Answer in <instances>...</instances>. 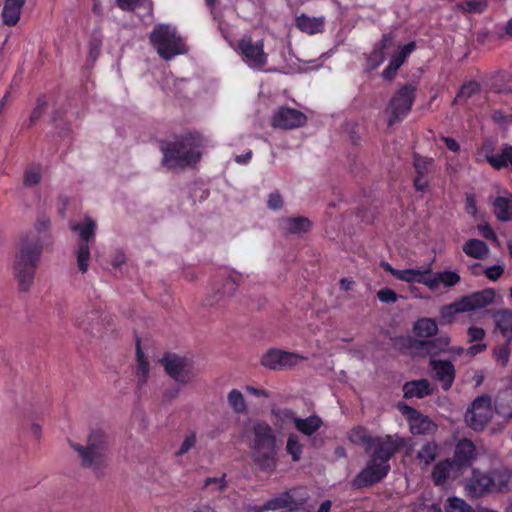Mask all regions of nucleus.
Masks as SVG:
<instances>
[{"label": "nucleus", "instance_id": "nucleus-47", "mask_svg": "<svg viewBox=\"0 0 512 512\" xmlns=\"http://www.w3.org/2000/svg\"><path fill=\"white\" fill-rule=\"evenodd\" d=\"M472 507L463 499L458 497H450L445 505L446 512H472Z\"/></svg>", "mask_w": 512, "mask_h": 512}, {"label": "nucleus", "instance_id": "nucleus-26", "mask_svg": "<svg viewBox=\"0 0 512 512\" xmlns=\"http://www.w3.org/2000/svg\"><path fill=\"white\" fill-rule=\"evenodd\" d=\"M255 465L263 472L271 474L276 470L277 458L276 451L273 450H256L252 453Z\"/></svg>", "mask_w": 512, "mask_h": 512}, {"label": "nucleus", "instance_id": "nucleus-21", "mask_svg": "<svg viewBox=\"0 0 512 512\" xmlns=\"http://www.w3.org/2000/svg\"><path fill=\"white\" fill-rule=\"evenodd\" d=\"M430 274H432V270L428 266L426 268L404 269L400 271H395L394 277L398 280L407 283H419L427 287H432L434 285V282L429 281Z\"/></svg>", "mask_w": 512, "mask_h": 512}, {"label": "nucleus", "instance_id": "nucleus-35", "mask_svg": "<svg viewBox=\"0 0 512 512\" xmlns=\"http://www.w3.org/2000/svg\"><path fill=\"white\" fill-rule=\"evenodd\" d=\"M413 332L418 337L429 338L437 334L438 325L434 319L423 317L414 323Z\"/></svg>", "mask_w": 512, "mask_h": 512}, {"label": "nucleus", "instance_id": "nucleus-8", "mask_svg": "<svg viewBox=\"0 0 512 512\" xmlns=\"http://www.w3.org/2000/svg\"><path fill=\"white\" fill-rule=\"evenodd\" d=\"M415 98L416 86L413 84H405L394 93L388 105L390 111L388 118L389 127L401 122L408 115L415 102Z\"/></svg>", "mask_w": 512, "mask_h": 512}, {"label": "nucleus", "instance_id": "nucleus-54", "mask_svg": "<svg viewBox=\"0 0 512 512\" xmlns=\"http://www.w3.org/2000/svg\"><path fill=\"white\" fill-rule=\"evenodd\" d=\"M467 334H468L470 343L481 342L486 336L485 330L481 327H476V326L469 327Z\"/></svg>", "mask_w": 512, "mask_h": 512}, {"label": "nucleus", "instance_id": "nucleus-64", "mask_svg": "<svg viewBox=\"0 0 512 512\" xmlns=\"http://www.w3.org/2000/svg\"><path fill=\"white\" fill-rule=\"evenodd\" d=\"M465 210L470 215H475L477 213V205H476V199L474 195L468 194L466 195L465 199Z\"/></svg>", "mask_w": 512, "mask_h": 512}, {"label": "nucleus", "instance_id": "nucleus-40", "mask_svg": "<svg viewBox=\"0 0 512 512\" xmlns=\"http://www.w3.org/2000/svg\"><path fill=\"white\" fill-rule=\"evenodd\" d=\"M375 436H372L368 433L367 429L363 426H356L351 430L350 439L352 442L362 444L364 446L365 451L368 446H370L371 442L374 440Z\"/></svg>", "mask_w": 512, "mask_h": 512}, {"label": "nucleus", "instance_id": "nucleus-37", "mask_svg": "<svg viewBox=\"0 0 512 512\" xmlns=\"http://www.w3.org/2000/svg\"><path fill=\"white\" fill-rule=\"evenodd\" d=\"M228 404L235 413L241 414L247 411V405L243 394L238 389H232L227 397Z\"/></svg>", "mask_w": 512, "mask_h": 512}, {"label": "nucleus", "instance_id": "nucleus-63", "mask_svg": "<svg viewBox=\"0 0 512 512\" xmlns=\"http://www.w3.org/2000/svg\"><path fill=\"white\" fill-rule=\"evenodd\" d=\"M478 231L485 239L497 241V236L490 225H478Z\"/></svg>", "mask_w": 512, "mask_h": 512}, {"label": "nucleus", "instance_id": "nucleus-24", "mask_svg": "<svg viewBox=\"0 0 512 512\" xmlns=\"http://www.w3.org/2000/svg\"><path fill=\"white\" fill-rule=\"evenodd\" d=\"M25 3L26 0H4L1 12L3 24L9 27L15 26L20 20Z\"/></svg>", "mask_w": 512, "mask_h": 512}, {"label": "nucleus", "instance_id": "nucleus-38", "mask_svg": "<svg viewBox=\"0 0 512 512\" xmlns=\"http://www.w3.org/2000/svg\"><path fill=\"white\" fill-rule=\"evenodd\" d=\"M130 12L136 14L140 20L152 14V0H130Z\"/></svg>", "mask_w": 512, "mask_h": 512}, {"label": "nucleus", "instance_id": "nucleus-3", "mask_svg": "<svg viewBox=\"0 0 512 512\" xmlns=\"http://www.w3.org/2000/svg\"><path fill=\"white\" fill-rule=\"evenodd\" d=\"M71 448L78 454L83 468L91 469L97 477L109 466L107 456L108 437L100 429L91 430L87 436L86 444L70 442Z\"/></svg>", "mask_w": 512, "mask_h": 512}, {"label": "nucleus", "instance_id": "nucleus-57", "mask_svg": "<svg viewBox=\"0 0 512 512\" xmlns=\"http://www.w3.org/2000/svg\"><path fill=\"white\" fill-rule=\"evenodd\" d=\"M212 484H216L217 485V490L218 491H223L226 487H227V482H226V474H223L221 477L219 478H216V477H208L205 479L204 481V487H209L210 485Z\"/></svg>", "mask_w": 512, "mask_h": 512}, {"label": "nucleus", "instance_id": "nucleus-36", "mask_svg": "<svg viewBox=\"0 0 512 512\" xmlns=\"http://www.w3.org/2000/svg\"><path fill=\"white\" fill-rule=\"evenodd\" d=\"M494 213L499 221L506 222L512 219V197L498 196L494 202Z\"/></svg>", "mask_w": 512, "mask_h": 512}, {"label": "nucleus", "instance_id": "nucleus-49", "mask_svg": "<svg viewBox=\"0 0 512 512\" xmlns=\"http://www.w3.org/2000/svg\"><path fill=\"white\" fill-rule=\"evenodd\" d=\"M403 63L402 60L392 55L389 64L382 72V77L386 80H392Z\"/></svg>", "mask_w": 512, "mask_h": 512}, {"label": "nucleus", "instance_id": "nucleus-14", "mask_svg": "<svg viewBox=\"0 0 512 512\" xmlns=\"http://www.w3.org/2000/svg\"><path fill=\"white\" fill-rule=\"evenodd\" d=\"M401 410L402 413L407 417L412 434L428 435L433 434L436 431L437 427L429 419V417L421 414L415 408L408 405H403Z\"/></svg>", "mask_w": 512, "mask_h": 512}, {"label": "nucleus", "instance_id": "nucleus-45", "mask_svg": "<svg viewBox=\"0 0 512 512\" xmlns=\"http://www.w3.org/2000/svg\"><path fill=\"white\" fill-rule=\"evenodd\" d=\"M480 90H481V87L478 82H476V81L466 82L460 87V89L455 97V101L467 100V99L471 98L473 95L479 93Z\"/></svg>", "mask_w": 512, "mask_h": 512}, {"label": "nucleus", "instance_id": "nucleus-32", "mask_svg": "<svg viewBox=\"0 0 512 512\" xmlns=\"http://www.w3.org/2000/svg\"><path fill=\"white\" fill-rule=\"evenodd\" d=\"M462 250L468 257L477 260H484L489 254L488 245L484 241L475 238L467 240Z\"/></svg>", "mask_w": 512, "mask_h": 512}, {"label": "nucleus", "instance_id": "nucleus-11", "mask_svg": "<svg viewBox=\"0 0 512 512\" xmlns=\"http://www.w3.org/2000/svg\"><path fill=\"white\" fill-rule=\"evenodd\" d=\"M306 360V357L277 348H271L261 357V365L269 370H285L296 366L300 361Z\"/></svg>", "mask_w": 512, "mask_h": 512}, {"label": "nucleus", "instance_id": "nucleus-61", "mask_svg": "<svg viewBox=\"0 0 512 512\" xmlns=\"http://www.w3.org/2000/svg\"><path fill=\"white\" fill-rule=\"evenodd\" d=\"M126 262V253L124 249H118L112 256L111 263L113 267L119 268Z\"/></svg>", "mask_w": 512, "mask_h": 512}, {"label": "nucleus", "instance_id": "nucleus-9", "mask_svg": "<svg viewBox=\"0 0 512 512\" xmlns=\"http://www.w3.org/2000/svg\"><path fill=\"white\" fill-rule=\"evenodd\" d=\"M500 477L499 472H481L473 469L471 476L466 480L465 490L472 498H479L487 493L500 491L502 486L506 483L498 481Z\"/></svg>", "mask_w": 512, "mask_h": 512}, {"label": "nucleus", "instance_id": "nucleus-42", "mask_svg": "<svg viewBox=\"0 0 512 512\" xmlns=\"http://www.w3.org/2000/svg\"><path fill=\"white\" fill-rule=\"evenodd\" d=\"M286 451L294 462H298L303 452V445L296 434H289L286 442Z\"/></svg>", "mask_w": 512, "mask_h": 512}, {"label": "nucleus", "instance_id": "nucleus-1", "mask_svg": "<svg viewBox=\"0 0 512 512\" xmlns=\"http://www.w3.org/2000/svg\"><path fill=\"white\" fill-rule=\"evenodd\" d=\"M406 439L398 434L375 436L366 450L369 460L366 466L356 475L352 485L361 489L381 482L390 472L389 461L403 449Z\"/></svg>", "mask_w": 512, "mask_h": 512}, {"label": "nucleus", "instance_id": "nucleus-60", "mask_svg": "<svg viewBox=\"0 0 512 512\" xmlns=\"http://www.w3.org/2000/svg\"><path fill=\"white\" fill-rule=\"evenodd\" d=\"M46 105H47V103L44 98L43 99L39 98L37 100V105L33 109L31 116H30L31 122H35L36 120H38L40 118V116L42 115V113L44 112V110L46 108Z\"/></svg>", "mask_w": 512, "mask_h": 512}, {"label": "nucleus", "instance_id": "nucleus-15", "mask_svg": "<svg viewBox=\"0 0 512 512\" xmlns=\"http://www.w3.org/2000/svg\"><path fill=\"white\" fill-rule=\"evenodd\" d=\"M476 455L474 443L468 438H462L456 442L453 457L450 459L455 466L464 471L472 465Z\"/></svg>", "mask_w": 512, "mask_h": 512}, {"label": "nucleus", "instance_id": "nucleus-62", "mask_svg": "<svg viewBox=\"0 0 512 512\" xmlns=\"http://www.w3.org/2000/svg\"><path fill=\"white\" fill-rule=\"evenodd\" d=\"M394 41V34L392 32L385 33L382 35L381 40L376 45L375 48L380 49L381 51H385L390 45H392Z\"/></svg>", "mask_w": 512, "mask_h": 512}, {"label": "nucleus", "instance_id": "nucleus-12", "mask_svg": "<svg viewBox=\"0 0 512 512\" xmlns=\"http://www.w3.org/2000/svg\"><path fill=\"white\" fill-rule=\"evenodd\" d=\"M238 49L250 67L262 69L267 64L268 55L264 52L262 40L254 42L250 36H244L238 42Z\"/></svg>", "mask_w": 512, "mask_h": 512}, {"label": "nucleus", "instance_id": "nucleus-22", "mask_svg": "<svg viewBox=\"0 0 512 512\" xmlns=\"http://www.w3.org/2000/svg\"><path fill=\"white\" fill-rule=\"evenodd\" d=\"M295 26L298 30L308 35L322 33L325 27V17H310L302 13L295 18Z\"/></svg>", "mask_w": 512, "mask_h": 512}, {"label": "nucleus", "instance_id": "nucleus-56", "mask_svg": "<svg viewBox=\"0 0 512 512\" xmlns=\"http://www.w3.org/2000/svg\"><path fill=\"white\" fill-rule=\"evenodd\" d=\"M41 175L38 169H30L25 172L24 185L33 186L40 181Z\"/></svg>", "mask_w": 512, "mask_h": 512}, {"label": "nucleus", "instance_id": "nucleus-30", "mask_svg": "<svg viewBox=\"0 0 512 512\" xmlns=\"http://www.w3.org/2000/svg\"><path fill=\"white\" fill-rule=\"evenodd\" d=\"M293 424L303 435L312 436L321 428L323 421L318 415L313 414L307 418L294 417Z\"/></svg>", "mask_w": 512, "mask_h": 512}, {"label": "nucleus", "instance_id": "nucleus-34", "mask_svg": "<svg viewBox=\"0 0 512 512\" xmlns=\"http://www.w3.org/2000/svg\"><path fill=\"white\" fill-rule=\"evenodd\" d=\"M238 288V283L233 277H226L223 280L222 286L218 289L212 299H209L210 305L220 304L224 302L226 297H231L234 295Z\"/></svg>", "mask_w": 512, "mask_h": 512}, {"label": "nucleus", "instance_id": "nucleus-29", "mask_svg": "<svg viewBox=\"0 0 512 512\" xmlns=\"http://www.w3.org/2000/svg\"><path fill=\"white\" fill-rule=\"evenodd\" d=\"M496 141L492 138H485L475 152V162L481 164L487 162L492 168L496 162Z\"/></svg>", "mask_w": 512, "mask_h": 512}, {"label": "nucleus", "instance_id": "nucleus-46", "mask_svg": "<svg viewBox=\"0 0 512 512\" xmlns=\"http://www.w3.org/2000/svg\"><path fill=\"white\" fill-rule=\"evenodd\" d=\"M457 7L469 13H482L487 8L485 0H466L457 4Z\"/></svg>", "mask_w": 512, "mask_h": 512}, {"label": "nucleus", "instance_id": "nucleus-6", "mask_svg": "<svg viewBox=\"0 0 512 512\" xmlns=\"http://www.w3.org/2000/svg\"><path fill=\"white\" fill-rule=\"evenodd\" d=\"M150 42L164 60H171L177 55L187 53L188 50L184 39L177 34L176 28L170 25H156L150 35Z\"/></svg>", "mask_w": 512, "mask_h": 512}, {"label": "nucleus", "instance_id": "nucleus-44", "mask_svg": "<svg viewBox=\"0 0 512 512\" xmlns=\"http://www.w3.org/2000/svg\"><path fill=\"white\" fill-rule=\"evenodd\" d=\"M136 356H137V363H138L137 375L139 377L140 382L145 383L148 373H149V363L147 362V360L144 357V353L142 352V350L140 348V342L138 339L136 342Z\"/></svg>", "mask_w": 512, "mask_h": 512}, {"label": "nucleus", "instance_id": "nucleus-16", "mask_svg": "<svg viewBox=\"0 0 512 512\" xmlns=\"http://www.w3.org/2000/svg\"><path fill=\"white\" fill-rule=\"evenodd\" d=\"M160 362L166 373L177 382L187 383L189 381V373L185 370V358L176 354L167 353Z\"/></svg>", "mask_w": 512, "mask_h": 512}, {"label": "nucleus", "instance_id": "nucleus-20", "mask_svg": "<svg viewBox=\"0 0 512 512\" xmlns=\"http://www.w3.org/2000/svg\"><path fill=\"white\" fill-rule=\"evenodd\" d=\"M254 445L253 451L275 449V436L272 428L265 422L256 423L253 427Z\"/></svg>", "mask_w": 512, "mask_h": 512}, {"label": "nucleus", "instance_id": "nucleus-23", "mask_svg": "<svg viewBox=\"0 0 512 512\" xmlns=\"http://www.w3.org/2000/svg\"><path fill=\"white\" fill-rule=\"evenodd\" d=\"M279 227L284 234H297L308 232L312 227V222L303 216L286 217L279 221Z\"/></svg>", "mask_w": 512, "mask_h": 512}, {"label": "nucleus", "instance_id": "nucleus-28", "mask_svg": "<svg viewBox=\"0 0 512 512\" xmlns=\"http://www.w3.org/2000/svg\"><path fill=\"white\" fill-rule=\"evenodd\" d=\"M432 392L433 390L431 385L426 379L407 382L403 386L404 397L407 399L414 397L423 398L425 396L431 395Z\"/></svg>", "mask_w": 512, "mask_h": 512}, {"label": "nucleus", "instance_id": "nucleus-4", "mask_svg": "<svg viewBox=\"0 0 512 512\" xmlns=\"http://www.w3.org/2000/svg\"><path fill=\"white\" fill-rule=\"evenodd\" d=\"M197 138L186 134L174 141H162L160 150L163 153L162 164L169 169H184L197 164L201 153L198 150Z\"/></svg>", "mask_w": 512, "mask_h": 512}, {"label": "nucleus", "instance_id": "nucleus-48", "mask_svg": "<svg viewBox=\"0 0 512 512\" xmlns=\"http://www.w3.org/2000/svg\"><path fill=\"white\" fill-rule=\"evenodd\" d=\"M510 344H511V342H507L505 340V342L503 344L498 345L493 351V355H494L496 362L502 367H505L507 365V363L509 362Z\"/></svg>", "mask_w": 512, "mask_h": 512}, {"label": "nucleus", "instance_id": "nucleus-53", "mask_svg": "<svg viewBox=\"0 0 512 512\" xmlns=\"http://www.w3.org/2000/svg\"><path fill=\"white\" fill-rule=\"evenodd\" d=\"M504 274V266L493 265L484 269V275L491 281H497Z\"/></svg>", "mask_w": 512, "mask_h": 512}, {"label": "nucleus", "instance_id": "nucleus-17", "mask_svg": "<svg viewBox=\"0 0 512 512\" xmlns=\"http://www.w3.org/2000/svg\"><path fill=\"white\" fill-rule=\"evenodd\" d=\"M435 379L440 382L444 391H448L455 380L456 371L452 362L448 360L431 359L429 362Z\"/></svg>", "mask_w": 512, "mask_h": 512}, {"label": "nucleus", "instance_id": "nucleus-7", "mask_svg": "<svg viewBox=\"0 0 512 512\" xmlns=\"http://www.w3.org/2000/svg\"><path fill=\"white\" fill-rule=\"evenodd\" d=\"M74 323L78 329L94 338L102 337L110 325L109 317L99 308L78 311Z\"/></svg>", "mask_w": 512, "mask_h": 512}, {"label": "nucleus", "instance_id": "nucleus-2", "mask_svg": "<svg viewBox=\"0 0 512 512\" xmlns=\"http://www.w3.org/2000/svg\"><path fill=\"white\" fill-rule=\"evenodd\" d=\"M42 248L43 242L38 235H27L20 241L14 261V275L22 292H27L33 284Z\"/></svg>", "mask_w": 512, "mask_h": 512}, {"label": "nucleus", "instance_id": "nucleus-27", "mask_svg": "<svg viewBox=\"0 0 512 512\" xmlns=\"http://www.w3.org/2000/svg\"><path fill=\"white\" fill-rule=\"evenodd\" d=\"M451 339L448 335H441L437 338L430 340H415L421 348L425 349L427 354L431 357L438 356L442 353L448 352V346Z\"/></svg>", "mask_w": 512, "mask_h": 512}, {"label": "nucleus", "instance_id": "nucleus-39", "mask_svg": "<svg viewBox=\"0 0 512 512\" xmlns=\"http://www.w3.org/2000/svg\"><path fill=\"white\" fill-rule=\"evenodd\" d=\"M508 166L512 169V145L504 144L501 152L496 155L493 169L500 171Z\"/></svg>", "mask_w": 512, "mask_h": 512}, {"label": "nucleus", "instance_id": "nucleus-13", "mask_svg": "<svg viewBox=\"0 0 512 512\" xmlns=\"http://www.w3.org/2000/svg\"><path fill=\"white\" fill-rule=\"evenodd\" d=\"M306 122L307 116L303 112L287 106L279 107L271 119L272 126L281 129L299 128Z\"/></svg>", "mask_w": 512, "mask_h": 512}, {"label": "nucleus", "instance_id": "nucleus-19", "mask_svg": "<svg viewBox=\"0 0 512 512\" xmlns=\"http://www.w3.org/2000/svg\"><path fill=\"white\" fill-rule=\"evenodd\" d=\"M254 512L276 511L280 509H298L297 503L292 494V490L283 491L270 500L266 501L262 506H255Z\"/></svg>", "mask_w": 512, "mask_h": 512}, {"label": "nucleus", "instance_id": "nucleus-10", "mask_svg": "<svg viewBox=\"0 0 512 512\" xmlns=\"http://www.w3.org/2000/svg\"><path fill=\"white\" fill-rule=\"evenodd\" d=\"M491 418V399L488 395L475 398L465 414V421L475 431H483Z\"/></svg>", "mask_w": 512, "mask_h": 512}, {"label": "nucleus", "instance_id": "nucleus-43", "mask_svg": "<svg viewBox=\"0 0 512 512\" xmlns=\"http://www.w3.org/2000/svg\"><path fill=\"white\" fill-rule=\"evenodd\" d=\"M77 265L82 273H86L90 260V248L85 242H79L76 252Z\"/></svg>", "mask_w": 512, "mask_h": 512}, {"label": "nucleus", "instance_id": "nucleus-51", "mask_svg": "<svg viewBox=\"0 0 512 512\" xmlns=\"http://www.w3.org/2000/svg\"><path fill=\"white\" fill-rule=\"evenodd\" d=\"M385 59V52L380 49L374 48L367 58V63L370 68H377Z\"/></svg>", "mask_w": 512, "mask_h": 512}, {"label": "nucleus", "instance_id": "nucleus-59", "mask_svg": "<svg viewBox=\"0 0 512 512\" xmlns=\"http://www.w3.org/2000/svg\"><path fill=\"white\" fill-rule=\"evenodd\" d=\"M416 49V43L410 41L402 46L398 53L394 54L397 58L405 62L406 58Z\"/></svg>", "mask_w": 512, "mask_h": 512}, {"label": "nucleus", "instance_id": "nucleus-5", "mask_svg": "<svg viewBox=\"0 0 512 512\" xmlns=\"http://www.w3.org/2000/svg\"><path fill=\"white\" fill-rule=\"evenodd\" d=\"M496 293L492 288H486L482 291L474 292L462 296L450 304L443 305L439 310L440 323L451 324L455 316L459 313L470 312L476 309L484 308L494 302Z\"/></svg>", "mask_w": 512, "mask_h": 512}, {"label": "nucleus", "instance_id": "nucleus-41", "mask_svg": "<svg viewBox=\"0 0 512 512\" xmlns=\"http://www.w3.org/2000/svg\"><path fill=\"white\" fill-rule=\"evenodd\" d=\"M437 444L426 442L417 453V459L425 465L431 464L437 456Z\"/></svg>", "mask_w": 512, "mask_h": 512}, {"label": "nucleus", "instance_id": "nucleus-52", "mask_svg": "<svg viewBox=\"0 0 512 512\" xmlns=\"http://www.w3.org/2000/svg\"><path fill=\"white\" fill-rule=\"evenodd\" d=\"M377 297L383 303H395L398 299L397 293L388 287L380 289Z\"/></svg>", "mask_w": 512, "mask_h": 512}, {"label": "nucleus", "instance_id": "nucleus-18", "mask_svg": "<svg viewBox=\"0 0 512 512\" xmlns=\"http://www.w3.org/2000/svg\"><path fill=\"white\" fill-rule=\"evenodd\" d=\"M463 471L450 459L440 460L432 469L431 478L436 486L445 485L449 479L457 478Z\"/></svg>", "mask_w": 512, "mask_h": 512}, {"label": "nucleus", "instance_id": "nucleus-33", "mask_svg": "<svg viewBox=\"0 0 512 512\" xmlns=\"http://www.w3.org/2000/svg\"><path fill=\"white\" fill-rule=\"evenodd\" d=\"M95 228V222L89 217H85L83 222L70 224V229L79 233L80 242H85L87 245L95 239Z\"/></svg>", "mask_w": 512, "mask_h": 512}, {"label": "nucleus", "instance_id": "nucleus-50", "mask_svg": "<svg viewBox=\"0 0 512 512\" xmlns=\"http://www.w3.org/2000/svg\"><path fill=\"white\" fill-rule=\"evenodd\" d=\"M431 161L427 160L426 158L421 157L420 155H414V169L416 175L425 176L428 171V166L430 165Z\"/></svg>", "mask_w": 512, "mask_h": 512}, {"label": "nucleus", "instance_id": "nucleus-31", "mask_svg": "<svg viewBox=\"0 0 512 512\" xmlns=\"http://www.w3.org/2000/svg\"><path fill=\"white\" fill-rule=\"evenodd\" d=\"M460 275L456 271H442L430 274L429 281H433L434 285L428 287L430 290H436L442 284L446 288L454 287L460 282Z\"/></svg>", "mask_w": 512, "mask_h": 512}, {"label": "nucleus", "instance_id": "nucleus-58", "mask_svg": "<svg viewBox=\"0 0 512 512\" xmlns=\"http://www.w3.org/2000/svg\"><path fill=\"white\" fill-rule=\"evenodd\" d=\"M267 206L271 210H279L283 206L282 196L278 192L271 193L268 197Z\"/></svg>", "mask_w": 512, "mask_h": 512}, {"label": "nucleus", "instance_id": "nucleus-55", "mask_svg": "<svg viewBox=\"0 0 512 512\" xmlns=\"http://www.w3.org/2000/svg\"><path fill=\"white\" fill-rule=\"evenodd\" d=\"M196 443V434L194 432L190 433L182 442L179 450L177 451V455H184L187 453Z\"/></svg>", "mask_w": 512, "mask_h": 512}, {"label": "nucleus", "instance_id": "nucleus-25", "mask_svg": "<svg viewBox=\"0 0 512 512\" xmlns=\"http://www.w3.org/2000/svg\"><path fill=\"white\" fill-rule=\"evenodd\" d=\"M493 318L495 331H498L507 342H512V310L499 309L494 313Z\"/></svg>", "mask_w": 512, "mask_h": 512}]
</instances>
